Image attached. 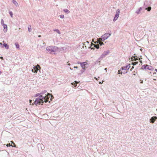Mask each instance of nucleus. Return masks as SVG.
<instances>
[{"instance_id":"obj_1","label":"nucleus","mask_w":157,"mask_h":157,"mask_svg":"<svg viewBox=\"0 0 157 157\" xmlns=\"http://www.w3.org/2000/svg\"><path fill=\"white\" fill-rule=\"evenodd\" d=\"M48 98H47V95H46L45 96H44L41 94H40L38 98H36V99H37L40 102H45V103H47L48 101Z\"/></svg>"},{"instance_id":"obj_2","label":"nucleus","mask_w":157,"mask_h":157,"mask_svg":"<svg viewBox=\"0 0 157 157\" xmlns=\"http://www.w3.org/2000/svg\"><path fill=\"white\" fill-rule=\"evenodd\" d=\"M111 34L109 33H106L101 36V40L102 41H104L105 40L107 39L110 36Z\"/></svg>"},{"instance_id":"obj_3","label":"nucleus","mask_w":157,"mask_h":157,"mask_svg":"<svg viewBox=\"0 0 157 157\" xmlns=\"http://www.w3.org/2000/svg\"><path fill=\"white\" fill-rule=\"evenodd\" d=\"M47 95V98H48V101L50 103L52 101V99L54 98L53 96L51 94L47 93V94H46Z\"/></svg>"},{"instance_id":"obj_4","label":"nucleus","mask_w":157,"mask_h":157,"mask_svg":"<svg viewBox=\"0 0 157 157\" xmlns=\"http://www.w3.org/2000/svg\"><path fill=\"white\" fill-rule=\"evenodd\" d=\"M40 68V67L39 65H38V67L36 66H34L33 69L32 70V71L34 73H36L39 70V69Z\"/></svg>"},{"instance_id":"obj_5","label":"nucleus","mask_w":157,"mask_h":157,"mask_svg":"<svg viewBox=\"0 0 157 157\" xmlns=\"http://www.w3.org/2000/svg\"><path fill=\"white\" fill-rule=\"evenodd\" d=\"M131 67L130 64H128V65H126L125 66L122 67L121 68V70H129Z\"/></svg>"},{"instance_id":"obj_6","label":"nucleus","mask_w":157,"mask_h":157,"mask_svg":"<svg viewBox=\"0 0 157 157\" xmlns=\"http://www.w3.org/2000/svg\"><path fill=\"white\" fill-rule=\"evenodd\" d=\"M34 103V104L36 105H37L38 104L39 105H43V104H44V102H40V101H39L36 98Z\"/></svg>"},{"instance_id":"obj_7","label":"nucleus","mask_w":157,"mask_h":157,"mask_svg":"<svg viewBox=\"0 0 157 157\" xmlns=\"http://www.w3.org/2000/svg\"><path fill=\"white\" fill-rule=\"evenodd\" d=\"M157 119V117L156 116L152 117L150 119V122L151 123H153Z\"/></svg>"},{"instance_id":"obj_8","label":"nucleus","mask_w":157,"mask_h":157,"mask_svg":"<svg viewBox=\"0 0 157 157\" xmlns=\"http://www.w3.org/2000/svg\"><path fill=\"white\" fill-rule=\"evenodd\" d=\"M52 46H50L46 48V50L50 53L54 52V50L52 49Z\"/></svg>"},{"instance_id":"obj_9","label":"nucleus","mask_w":157,"mask_h":157,"mask_svg":"<svg viewBox=\"0 0 157 157\" xmlns=\"http://www.w3.org/2000/svg\"><path fill=\"white\" fill-rule=\"evenodd\" d=\"M148 67H149V65L147 64H145L143 65L142 66V67L140 68V69L144 70V69H149Z\"/></svg>"},{"instance_id":"obj_10","label":"nucleus","mask_w":157,"mask_h":157,"mask_svg":"<svg viewBox=\"0 0 157 157\" xmlns=\"http://www.w3.org/2000/svg\"><path fill=\"white\" fill-rule=\"evenodd\" d=\"M3 46L2 47V48H3L4 47H5V48L6 49H9V45L7 44L6 43L4 42V41H3Z\"/></svg>"},{"instance_id":"obj_11","label":"nucleus","mask_w":157,"mask_h":157,"mask_svg":"<svg viewBox=\"0 0 157 157\" xmlns=\"http://www.w3.org/2000/svg\"><path fill=\"white\" fill-rule=\"evenodd\" d=\"M80 82H77L75 81L74 82H72L71 84L73 85L72 87L74 88L76 87L77 86V84L79 83Z\"/></svg>"},{"instance_id":"obj_12","label":"nucleus","mask_w":157,"mask_h":157,"mask_svg":"<svg viewBox=\"0 0 157 157\" xmlns=\"http://www.w3.org/2000/svg\"><path fill=\"white\" fill-rule=\"evenodd\" d=\"M87 64L86 62H82L81 63V66L83 68H85V66Z\"/></svg>"},{"instance_id":"obj_13","label":"nucleus","mask_w":157,"mask_h":157,"mask_svg":"<svg viewBox=\"0 0 157 157\" xmlns=\"http://www.w3.org/2000/svg\"><path fill=\"white\" fill-rule=\"evenodd\" d=\"M4 28L3 31L5 33L7 31V25L6 24H3L2 25Z\"/></svg>"},{"instance_id":"obj_14","label":"nucleus","mask_w":157,"mask_h":157,"mask_svg":"<svg viewBox=\"0 0 157 157\" xmlns=\"http://www.w3.org/2000/svg\"><path fill=\"white\" fill-rule=\"evenodd\" d=\"M92 42H94L95 44H96V43L99 45V46H101L102 45H104V44L103 42H101L100 41H94L93 40H92Z\"/></svg>"},{"instance_id":"obj_15","label":"nucleus","mask_w":157,"mask_h":157,"mask_svg":"<svg viewBox=\"0 0 157 157\" xmlns=\"http://www.w3.org/2000/svg\"><path fill=\"white\" fill-rule=\"evenodd\" d=\"M120 10L119 9H118L117 10L115 16L117 17H119V16L120 14Z\"/></svg>"},{"instance_id":"obj_16","label":"nucleus","mask_w":157,"mask_h":157,"mask_svg":"<svg viewBox=\"0 0 157 157\" xmlns=\"http://www.w3.org/2000/svg\"><path fill=\"white\" fill-rule=\"evenodd\" d=\"M144 7L145 10H147L148 11H150L151 10V7L150 6L146 5Z\"/></svg>"},{"instance_id":"obj_17","label":"nucleus","mask_w":157,"mask_h":157,"mask_svg":"<svg viewBox=\"0 0 157 157\" xmlns=\"http://www.w3.org/2000/svg\"><path fill=\"white\" fill-rule=\"evenodd\" d=\"M52 49L54 50V52H56L58 49V48L55 46H52Z\"/></svg>"},{"instance_id":"obj_18","label":"nucleus","mask_w":157,"mask_h":157,"mask_svg":"<svg viewBox=\"0 0 157 157\" xmlns=\"http://www.w3.org/2000/svg\"><path fill=\"white\" fill-rule=\"evenodd\" d=\"M91 44H92V46H93L95 48L97 49H98L99 48V46L98 44V45L96 44H94L93 43L92 44V43H91Z\"/></svg>"},{"instance_id":"obj_19","label":"nucleus","mask_w":157,"mask_h":157,"mask_svg":"<svg viewBox=\"0 0 157 157\" xmlns=\"http://www.w3.org/2000/svg\"><path fill=\"white\" fill-rule=\"evenodd\" d=\"M12 2L16 7L18 6V4L15 0H13Z\"/></svg>"},{"instance_id":"obj_20","label":"nucleus","mask_w":157,"mask_h":157,"mask_svg":"<svg viewBox=\"0 0 157 157\" xmlns=\"http://www.w3.org/2000/svg\"><path fill=\"white\" fill-rule=\"evenodd\" d=\"M142 7H140V8H139V9L138 10H137L136 11V13L138 14L140 13V12L141 10H142Z\"/></svg>"},{"instance_id":"obj_21","label":"nucleus","mask_w":157,"mask_h":157,"mask_svg":"<svg viewBox=\"0 0 157 157\" xmlns=\"http://www.w3.org/2000/svg\"><path fill=\"white\" fill-rule=\"evenodd\" d=\"M109 50H107L106 51H105L104 52H103V54H104L105 55V56H106V55H107L109 54Z\"/></svg>"},{"instance_id":"obj_22","label":"nucleus","mask_w":157,"mask_h":157,"mask_svg":"<svg viewBox=\"0 0 157 157\" xmlns=\"http://www.w3.org/2000/svg\"><path fill=\"white\" fill-rule=\"evenodd\" d=\"M15 45L16 47V48L17 49H19L20 46H19V44L18 43L16 42V43H15Z\"/></svg>"},{"instance_id":"obj_23","label":"nucleus","mask_w":157,"mask_h":157,"mask_svg":"<svg viewBox=\"0 0 157 157\" xmlns=\"http://www.w3.org/2000/svg\"><path fill=\"white\" fill-rule=\"evenodd\" d=\"M54 31L58 33L59 34H60L61 33L59 30L58 29H54Z\"/></svg>"},{"instance_id":"obj_24","label":"nucleus","mask_w":157,"mask_h":157,"mask_svg":"<svg viewBox=\"0 0 157 157\" xmlns=\"http://www.w3.org/2000/svg\"><path fill=\"white\" fill-rule=\"evenodd\" d=\"M63 11L66 13H70V11L67 9H65L63 10Z\"/></svg>"},{"instance_id":"obj_25","label":"nucleus","mask_w":157,"mask_h":157,"mask_svg":"<svg viewBox=\"0 0 157 157\" xmlns=\"http://www.w3.org/2000/svg\"><path fill=\"white\" fill-rule=\"evenodd\" d=\"M148 67L149 69H148L149 70H150V71L153 70L154 68H153V67L152 66H151L149 65V67Z\"/></svg>"},{"instance_id":"obj_26","label":"nucleus","mask_w":157,"mask_h":157,"mask_svg":"<svg viewBox=\"0 0 157 157\" xmlns=\"http://www.w3.org/2000/svg\"><path fill=\"white\" fill-rule=\"evenodd\" d=\"M46 93H47V91L46 90H44L42 91L40 93V94L41 95H42V94H44Z\"/></svg>"},{"instance_id":"obj_27","label":"nucleus","mask_w":157,"mask_h":157,"mask_svg":"<svg viewBox=\"0 0 157 157\" xmlns=\"http://www.w3.org/2000/svg\"><path fill=\"white\" fill-rule=\"evenodd\" d=\"M10 142L11 143L13 144V145H12V147H16V145L15 144V143H14L13 141H11Z\"/></svg>"},{"instance_id":"obj_28","label":"nucleus","mask_w":157,"mask_h":157,"mask_svg":"<svg viewBox=\"0 0 157 157\" xmlns=\"http://www.w3.org/2000/svg\"><path fill=\"white\" fill-rule=\"evenodd\" d=\"M9 13L10 15V16L11 17H13V12L11 11H9Z\"/></svg>"},{"instance_id":"obj_29","label":"nucleus","mask_w":157,"mask_h":157,"mask_svg":"<svg viewBox=\"0 0 157 157\" xmlns=\"http://www.w3.org/2000/svg\"><path fill=\"white\" fill-rule=\"evenodd\" d=\"M100 58H98V59L96 61L95 63V64H98V63H100Z\"/></svg>"},{"instance_id":"obj_30","label":"nucleus","mask_w":157,"mask_h":157,"mask_svg":"<svg viewBox=\"0 0 157 157\" xmlns=\"http://www.w3.org/2000/svg\"><path fill=\"white\" fill-rule=\"evenodd\" d=\"M138 63V62H132V64L133 65V66H134V65H136Z\"/></svg>"},{"instance_id":"obj_31","label":"nucleus","mask_w":157,"mask_h":157,"mask_svg":"<svg viewBox=\"0 0 157 157\" xmlns=\"http://www.w3.org/2000/svg\"><path fill=\"white\" fill-rule=\"evenodd\" d=\"M86 70V69L85 68H82V69L81 70V73L82 74V73L83 72H84Z\"/></svg>"},{"instance_id":"obj_32","label":"nucleus","mask_w":157,"mask_h":157,"mask_svg":"<svg viewBox=\"0 0 157 157\" xmlns=\"http://www.w3.org/2000/svg\"><path fill=\"white\" fill-rule=\"evenodd\" d=\"M6 146L7 147H10V146L12 147V144H11L10 143H9V144H6Z\"/></svg>"},{"instance_id":"obj_33","label":"nucleus","mask_w":157,"mask_h":157,"mask_svg":"<svg viewBox=\"0 0 157 157\" xmlns=\"http://www.w3.org/2000/svg\"><path fill=\"white\" fill-rule=\"evenodd\" d=\"M127 72V70H122V72H121V73L125 74Z\"/></svg>"},{"instance_id":"obj_34","label":"nucleus","mask_w":157,"mask_h":157,"mask_svg":"<svg viewBox=\"0 0 157 157\" xmlns=\"http://www.w3.org/2000/svg\"><path fill=\"white\" fill-rule=\"evenodd\" d=\"M105 56L103 53L101 56V57L100 58L102 59L104 58L105 57Z\"/></svg>"},{"instance_id":"obj_35","label":"nucleus","mask_w":157,"mask_h":157,"mask_svg":"<svg viewBox=\"0 0 157 157\" xmlns=\"http://www.w3.org/2000/svg\"><path fill=\"white\" fill-rule=\"evenodd\" d=\"M122 70H121V69H120V70H119L118 71V74H121V75L122 74L121 73V72H122Z\"/></svg>"},{"instance_id":"obj_36","label":"nucleus","mask_w":157,"mask_h":157,"mask_svg":"<svg viewBox=\"0 0 157 157\" xmlns=\"http://www.w3.org/2000/svg\"><path fill=\"white\" fill-rule=\"evenodd\" d=\"M1 24L2 25H3V24H5L4 23V20L2 19H1Z\"/></svg>"},{"instance_id":"obj_37","label":"nucleus","mask_w":157,"mask_h":157,"mask_svg":"<svg viewBox=\"0 0 157 157\" xmlns=\"http://www.w3.org/2000/svg\"><path fill=\"white\" fill-rule=\"evenodd\" d=\"M118 18L116 17L115 16H114V18L113 19V21H116L117 19Z\"/></svg>"},{"instance_id":"obj_38","label":"nucleus","mask_w":157,"mask_h":157,"mask_svg":"<svg viewBox=\"0 0 157 157\" xmlns=\"http://www.w3.org/2000/svg\"><path fill=\"white\" fill-rule=\"evenodd\" d=\"M28 31L29 32H30L31 31L32 29H31V27L30 26V27H28Z\"/></svg>"},{"instance_id":"obj_39","label":"nucleus","mask_w":157,"mask_h":157,"mask_svg":"<svg viewBox=\"0 0 157 157\" xmlns=\"http://www.w3.org/2000/svg\"><path fill=\"white\" fill-rule=\"evenodd\" d=\"M136 56H133V57L134 58V59H133V60L134 61H136L138 60V59L136 58Z\"/></svg>"},{"instance_id":"obj_40","label":"nucleus","mask_w":157,"mask_h":157,"mask_svg":"<svg viewBox=\"0 0 157 157\" xmlns=\"http://www.w3.org/2000/svg\"><path fill=\"white\" fill-rule=\"evenodd\" d=\"M40 93H37L36 94H35V97H38V96H39L40 95Z\"/></svg>"},{"instance_id":"obj_41","label":"nucleus","mask_w":157,"mask_h":157,"mask_svg":"<svg viewBox=\"0 0 157 157\" xmlns=\"http://www.w3.org/2000/svg\"><path fill=\"white\" fill-rule=\"evenodd\" d=\"M40 145L41 146V148L42 150H44V146L42 145V146H41V145L40 144Z\"/></svg>"},{"instance_id":"obj_42","label":"nucleus","mask_w":157,"mask_h":157,"mask_svg":"<svg viewBox=\"0 0 157 157\" xmlns=\"http://www.w3.org/2000/svg\"><path fill=\"white\" fill-rule=\"evenodd\" d=\"M60 17L61 18H63L64 17V16L63 15H60Z\"/></svg>"},{"instance_id":"obj_43","label":"nucleus","mask_w":157,"mask_h":157,"mask_svg":"<svg viewBox=\"0 0 157 157\" xmlns=\"http://www.w3.org/2000/svg\"><path fill=\"white\" fill-rule=\"evenodd\" d=\"M104 82V81H103V80H102V82H99V84H102L103 82Z\"/></svg>"},{"instance_id":"obj_44","label":"nucleus","mask_w":157,"mask_h":157,"mask_svg":"<svg viewBox=\"0 0 157 157\" xmlns=\"http://www.w3.org/2000/svg\"><path fill=\"white\" fill-rule=\"evenodd\" d=\"M140 83H142H142H143V81L142 80L140 79Z\"/></svg>"},{"instance_id":"obj_45","label":"nucleus","mask_w":157,"mask_h":157,"mask_svg":"<svg viewBox=\"0 0 157 157\" xmlns=\"http://www.w3.org/2000/svg\"><path fill=\"white\" fill-rule=\"evenodd\" d=\"M0 44L1 45V48H2V47L3 46V44H2V43H1V42H0Z\"/></svg>"},{"instance_id":"obj_46","label":"nucleus","mask_w":157,"mask_h":157,"mask_svg":"<svg viewBox=\"0 0 157 157\" xmlns=\"http://www.w3.org/2000/svg\"><path fill=\"white\" fill-rule=\"evenodd\" d=\"M81 63L82 62L78 61L77 62V63L78 64H80L81 65Z\"/></svg>"},{"instance_id":"obj_47","label":"nucleus","mask_w":157,"mask_h":157,"mask_svg":"<svg viewBox=\"0 0 157 157\" xmlns=\"http://www.w3.org/2000/svg\"><path fill=\"white\" fill-rule=\"evenodd\" d=\"M0 58L1 59H2V60H3V59H3V57H2V56H1V57H0Z\"/></svg>"},{"instance_id":"obj_48","label":"nucleus","mask_w":157,"mask_h":157,"mask_svg":"<svg viewBox=\"0 0 157 157\" xmlns=\"http://www.w3.org/2000/svg\"><path fill=\"white\" fill-rule=\"evenodd\" d=\"M152 73L153 72H148V73L150 74L151 75L152 74Z\"/></svg>"},{"instance_id":"obj_49","label":"nucleus","mask_w":157,"mask_h":157,"mask_svg":"<svg viewBox=\"0 0 157 157\" xmlns=\"http://www.w3.org/2000/svg\"><path fill=\"white\" fill-rule=\"evenodd\" d=\"M74 68H78L77 66H74Z\"/></svg>"},{"instance_id":"obj_50","label":"nucleus","mask_w":157,"mask_h":157,"mask_svg":"<svg viewBox=\"0 0 157 157\" xmlns=\"http://www.w3.org/2000/svg\"><path fill=\"white\" fill-rule=\"evenodd\" d=\"M153 73V75H155V74H156V73L155 72H153L152 73Z\"/></svg>"},{"instance_id":"obj_51","label":"nucleus","mask_w":157,"mask_h":157,"mask_svg":"<svg viewBox=\"0 0 157 157\" xmlns=\"http://www.w3.org/2000/svg\"><path fill=\"white\" fill-rule=\"evenodd\" d=\"M133 72V75H136V74L135 73V71H134Z\"/></svg>"},{"instance_id":"obj_52","label":"nucleus","mask_w":157,"mask_h":157,"mask_svg":"<svg viewBox=\"0 0 157 157\" xmlns=\"http://www.w3.org/2000/svg\"><path fill=\"white\" fill-rule=\"evenodd\" d=\"M94 78H95V79H96V80H98V78H96V77H95Z\"/></svg>"},{"instance_id":"obj_53","label":"nucleus","mask_w":157,"mask_h":157,"mask_svg":"<svg viewBox=\"0 0 157 157\" xmlns=\"http://www.w3.org/2000/svg\"><path fill=\"white\" fill-rule=\"evenodd\" d=\"M105 70L106 71H107V68H105Z\"/></svg>"},{"instance_id":"obj_54","label":"nucleus","mask_w":157,"mask_h":157,"mask_svg":"<svg viewBox=\"0 0 157 157\" xmlns=\"http://www.w3.org/2000/svg\"><path fill=\"white\" fill-rule=\"evenodd\" d=\"M90 48H91V49H94V48H93V47H91Z\"/></svg>"},{"instance_id":"obj_55","label":"nucleus","mask_w":157,"mask_h":157,"mask_svg":"<svg viewBox=\"0 0 157 157\" xmlns=\"http://www.w3.org/2000/svg\"><path fill=\"white\" fill-rule=\"evenodd\" d=\"M134 68V66H132V68H132V69H133V68Z\"/></svg>"},{"instance_id":"obj_56","label":"nucleus","mask_w":157,"mask_h":157,"mask_svg":"<svg viewBox=\"0 0 157 157\" xmlns=\"http://www.w3.org/2000/svg\"><path fill=\"white\" fill-rule=\"evenodd\" d=\"M155 71L157 72V69H155Z\"/></svg>"},{"instance_id":"obj_57","label":"nucleus","mask_w":157,"mask_h":157,"mask_svg":"<svg viewBox=\"0 0 157 157\" xmlns=\"http://www.w3.org/2000/svg\"><path fill=\"white\" fill-rule=\"evenodd\" d=\"M2 72L1 71H0V74H2Z\"/></svg>"},{"instance_id":"obj_58","label":"nucleus","mask_w":157,"mask_h":157,"mask_svg":"<svg viewBox=\"0 0 157 157\" xmlns=\"http://www.w3.org/2000/svg\"><path fill=\"white\" fill-rule=\"evenodd\" d=\"M41 35H39V36H38V37H41Z\"/></svg>"},{"instance_id":"obj_59","label":"nucleus","mask_w":157,"mask_h":157,"mask_svg":"<svg viewBox=\"0 0 157 157\" xmlns=\"http://www.w3.org/2000/svg\"><path fill=\"white\" fill-rule=\"evenodd\" d=\"M132 68L130 69V71H132Z\"/></svg>"},{"instance_id":"obj_60","label":"nucleus","mask_w":157,"mask_h":157,"mask_svg":"<svg viewBox=\"0 0 157 157\" xmlns=\"http://www.w3.org/2000/svg\"><path fill=\"white\" fill-rule=\"evenodd\" d=\"M30 102H31V100H30Z\"/></svg>"},{"instance_id":"obj_61","label":"nucleus","mask_w":157,"mask_h":157,"mask_svg":"<svg viewBox=\"0 0 157 157\" xmlns=\"http://www.w3.org/2000/svg\"><path fill=\"white\" fill-rule=\"evenodd\" d=\"M30 102H31V100H30Z\"/></svg>"},{"instance_id":"obj_62","label":"nucleus","mask_w":157,"mask_h":157,"mask_svg":"<svg viewBox=\"0 0 157 157\" xmlns=\"http://www.w3.org/2000/svg\"><path fill=\"white\" fill-rule=\"evenodd\" d=\"M30 102H31V100H30Z\"/></svg>"},{"instance_id":"obj_63","label":"nucleus","mask_w":157,"mask_h":157,"mask_svg":"<svg viewBox=\"0 0 157 157\" xmlns=\"http://www.w3.org/2000/svg\"><path fill=\"white\" fill-rule=\"evenodd\" d=\"M156 111H157V109H156Z\"/></svg>"}]
</instances>
